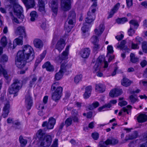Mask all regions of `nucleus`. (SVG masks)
Wrapping results in <instances>:
<instances>
[{"label": "nucleus", "instance_id": "1", "mask_svg": "<svg viewBox=\"0 0 147 147\" xmlns=\"http://www.w3.org/2000/svg\"><path fill=\"white\" fill-rule=\"evenodd\" d=\"M69 48V46H67L61 55L55 59L56 62L61 64L60 69L55 75V79L56 80H59L62 78L64 72L68 68L67 60L68 58Z\"/></svg>", "mask_w": 147, "mask_h": 147}, {"label": "nucleus", "instance_id": "2", "mask_svg": "<svg viewBox=\"0 0 147 147\" xmlns=\"http://www.w3.org/2000/svg\"><path fill=\"white\" fill-rule=\"evenodd\" d=\"M17 54L28 59L30 58H31L32 59L34 58L33 49L32 47L29 45L24 46L23 47L22 50L18 51Z\"/></svg>", "mask_w": 147, "mask_h": 147}, {"label": "nucleus", "instance_id": "3", "mask_svg": "<svg viewBox=\"0 0 147 147\" xmlns=\"http://www.w3.org/2000/svg\"><path fill=\"white\" fill-rule=\"evenodd\" d=\"M10 3L13 5V12L14 14L16 15L19 19H23L24 16L22 13L23 11L22 7L19 5L17 0H9Z\"/></svg>", "mask_w": 147, "mask_h": 147}, {"label": "nucleus", "instance_id": "4", "mask_svg": "<svg viewBox=\"0 0 147 147\" xmlns=\"http://www.w3.org/2000/svg\"><path fill=\"white\" fill-rule=\"evenodd\" d=\"M76 15L74 11H70L68 17V24H65V29L67 32H69L73 27V25L75 21Z\"/></svg>", "mask_w": 147, "mask_h": 147}, {"label": "nucleus", "instance_id": "5", "mask_svg": "<svg viewBox=\"0 0 147 147\" xmlns=\"http://www.w3.org/2000/svg\"><path fill=\"white\" fill-rule=\"evenodd\" d=\"M104 64V68H105L108 67V64L107 61H105L104 57L100 56L98 58L94 67V72H97L100 71L102 64Z\"/></svg>", "mask_w": 147, "mask_h": 147}, {"label": "nucleus", "instance_id": "6", "mask_svg": "<svg viewBox=\"0 0 147 147\" xmlns=\"http://www.w3.org/2000/svg\"><path fill=\"white\" fill-rule=\"evenodd\" d=\"M22 85V83L19 81L17 80H14L9 89V93L10 94H16L21 88Z\"/></svg>", "mask_w": 147, "mask_h": 147}, {"label": "nucleus", "instance_id": "7", "mask_svg": "<svg viewBox=\"0 0 147 147\" xmlns=\"http://www.w3.org/2000/svg\"><path fill=\"white\" fill-rule=\"evenodd\" d=\"M52 142L51 137L50 135H46L44 138L39 140L38 145L40 147H48Z\"/></svg>", "mask_w": 147, "mask_h": 147}, {"label": "nucleus", "instance_id": "8", "mask_svg": "<svg viewBox=\"0 0 147 147\" xmlns=\"http://www.w3.org/2000/svg\"><path fill=\"white\" fill-rule=\"evenodd\" d=\"M28 59L17 54L16 59V64L17 66L20 68H22L25 66L26 60Z\"/></svg>", "mask_w": 147, "mask_h": 147}, {"label": "nucleus", "instance_id": "9", "mask_svg": "<svg viewBox=\"0 0 147 147\" xmlns=\"http://www.w3.org/2000/svg\"><path fill=\"white\" fill-rule=\"evenodd\" d=\"M55 122V119L53 117H51L49 119L48 123L47 121L43 122L42 126L43 127L46 126L48 129H52L54 127Z\"/></svg>", "mask_w": 147, "mask_h": 147}, {"label": "nucleus", "instance_id": "10", "mask_svg": "<svg viewBox=\"0 0 147 147\" xmlns=\"http://www.w3.org/2000/svg\"><path fill=\"white\" fill-rule=\"evenodd\" d=\"M33 99L30 94L26 95L25 97V105L28 109H30L33 105Z\"/></svg>", "mask_w": 147, "mask_h": 147}, {"label": "nucleus", "instance_id": "11", "mask_svg": "<svg viewBox=\"0 0 147 147\" xmlns=\"http://www.w3.org/2000/svg\"><path fill=\"white\" fill-rule=\"evenodd\" d=\"M70 0H61V8L62 10L67 11L71 8Z\"/></svg>", "mask_w": 147, "mask_h": 147}, {"label": "nucleus", "instance_id": "12", "mask_svg": "<svg viewBox=\"0 0 147 147\" xmlns=\"http://www.w3.org/2000/svg\"><path fill=\"white\" fill-rule=\"evenodd\" d=\"M49 5L51 8L55 15H56L58 8V3L57 0H50Z\"/></svg>", "mask_w": 147, "mask_h": 147}, {"label": "nucleus", "instance_id": "13", "mask_svg": "<svg viewBox=\"0 0 147 147\" xmlns=\"http://www.w3.org/2000/svg\"><path fill=\"white\" fill-rule=\"evenodd\" d=\"M59 84L58 82L54 83L52 85L51 87V90L52 91H55L62 94L63 88L61 86H59Z\"/></svg>", "mask_w": 147, "mask_h": 147}, {"label": "nucleus", "instance_id": "14", "mask_svg": "<svg viewBox=\"0 0 147 147\" xmlns=\"http://www.w3.org/2000/svg\"><path fill=\"white\" fill-rule=\"evenodd\" d=\"M90 52V49L85 48L82 49L80 52V55L83 58H87L89 56Z\"/></svg>", "mask_w": 147, "mask_h": 147}, {"label": "nucleus", "instance_id": "15", "mask_svg": "<svg viewBox=\"0 0 147 147\" xmlns=\"http://www.w3.org/2000/svg\"><path fill=\"white\" fill-rule=\"evenodd\" d=\"M120 6V3H117L111 9V11L109 13L107 18H109L112 17L114 14L117 12Z\"/></svg>", "mask_w": 147, "mask_h": 147}, {"label": "nucleus", "instance_id": "16", "mask_svg": "<svg viewBox=\"0 0 147 147\" xmlns=\"http://www.w3.org/2000/svg\"><path fill=\"white\" fill-rule=\"evenodd\" d=\"M122 93L121 89L116 88L112 90L109 93L110 96L112 97L118 96Z\"/></svg>", "mask_w": 147, "mask_h": 147}, {"label": "nucleus", "instance_id": "17", "mask_svg": "<svg viewBox=\"0 0 147 147\" xmlns=\"http://www.w3.org/2000/svg\"><path fill=\"white\" fill-rule=\"evenodd\" d=\"M104 29L105 27L104 24L102 23L95 29L94 33L96 36H99L102 34Z\"/></svg>", "mask_w": 147, "mask_h": 147}, {"label": "nucleus", "instance_id": "18", "mask_svg": "<svg viewBox=\"0 0 147 147\" xmlns=\"http://www.w3.org/2000/svg\"><path fill=\"white\" fill-rule=\"evenodd\" d=\"M65 45V41L63 39H61L58 41L56 48L60 52L64 48Z\"/></svg>", "mask_w": 147, "mask_h": 147}, {"label": "nucleus", "instance_id": "19", "mask_svg": "<svg viewBox=\"0 0 147 147\" xmlns=\"http://www.w3.org/2000/svg\"><path fill=\"white\" fill-rule=\"evenodd\" d=\"M15 33L17 35L25 36L26 33L25 28L23 26L18 27L15 31Z\"/></svg>", "mask_w": 147, "mask_h": 147}, {"label": "nucleus", "instance_id": "20", "mask_svg": "<svg viewBox=\"0 0 147 147\" xmlns=\"http://www.w3.org/2000/svg\"><path fill=\"white\" fill-rule=\"evenodd\" d=\"M39 10L41 12H45V5L47 3V0H38Z\"/></svg>", "mask_w": 147, "mask_h": 147}, {"label": "nucleus", "instance_id": "21", "mask_svg": "<svg viewBox=\"0 0 147 147\" xmlns=\"http://www.w3.org/2000/svg\"><path fill=\"white\" fill-rule=\"evenodd\" d=\"M34 46L36 48L41 49L43 46L42 41L38 38L35 39L33 41Z\"/></svg>", "mask_w": 147, "mask_h": 147}, {"label": "nucleus", "instance_id": "22", "mask_svg": "<svg viewBox=\"0 0 147 147\" xmlns=\"http://www.w3.org/2000/svg\"><path fill=\"white\" fill-rule=\"evenodd\" d=\"M26 8L29 9L33 7L35 5L34 0H22Z\"/></svg>", "mask_w": 147, "mask_h": 147}, {"label": "nucleus", "instance_id": "23", "mask_svg": "<svg viewBox=\"0 0 147 147\" xmlns=\"http://www.w3.org/2000/svg\"><path fill=\"white\" fill-rule=\"evenodd\" d=\"M48 100V96H45L43 98L42 102L40 103L38 107V109L39 110H42L44 109L45 107L46 106Z\"/></svg>", "mask_w": 147, "mask_h": 147}, {"label": "nucleus", "instance_id": "24", "mask_svg": "<svg viewBox=\"0 0 147 147\" xmlns=\"http://www.w3.org/2000/svg\"><path fill=\"white\" fill-rule=\"evenodd\" d=\"M117 102V100H111L109 103L105 104L103 106L99 107L98 109V110L99 111H104L105 110H104V109L109 108L111 106V104H116Z\"/></svg>", "mask_w": 147, "mask_h": 147}, {"label": "nucleus", "instance_id": "25", "mask_svg": "<svg viewBox=\"0 0 147 147\" xmlns=\"http://www.w3.org/2000/svg\"><path fill=\"white\" fill-rule=\"evenodd\" d=\"M90 11H89L87 14V16L85 19L86 23L88 24L91 23L94 20L95 18V16L92 14V16L91 15Z\"/></svg>", "mask_w": 147, "mask_h": 147}, {"label": "nucleus", "instance_id": "26", "mask_svg": "<svg viewBox=\"0 0 147 147\" xmlns=\"http://www.w3.org/2000/svg\"><path fill=\"white\" fill-rule=\"evenodd\" d=\"M43 68H45L46 69L50 71H53L54 70V67L49 61L46 62L43 65Z\"/></svg>", "mask_w": 147, "mask_h": 147}, {"label": "nucleus", "instance_id": "27", "mask_svg": "<svg viewBox=\"0 0 147 147\" xmlns=\"http://www.w3.org/2000/svg\"><path fill=\"white\" fill-rule=\"evenodd\" d=\"M23 36H20L15 39L13 41V49L15 48L17 45H22L23 44Z\"/></svg>", "mask_w": 147, "mask_h": 147}, {"label": "nucleus", "instance_id": "28", "mask_svg": "<svg viewBox=\"0 0 147 147\" xmlns=\"http://www.w3.org/2000/svg\"><path fill=\"white\" fill-rule=\"evenodd\" d=\"M137 120L139 123H143L147 121V115L144 114H140L137 117Z\"/></svg>", "mask_w": 147, "mask_h": 147}, {"label": "nucleus", "instance_id": "29", "mask_svg": "<svg viewBox=\"0 0 147 147\" xmlns=\"http://www.w3.org/2000/svg\"><path fill=\"white\" fill-rule=\"evenodd\" d=\"M132 82L131 81L125 77H124L121 81V85L126 87L130 86Z\"/></svg>", "mask_w": 147, "mask_h": 147}, {"label": "nucleus", "instance_id": "30", "mask_svg": "<svg viewBox=\"0 0 147 147\" xmlns=\"http://www.w3.org/2000/svg\"><path fill=\"white\" fill-rule=\"evenodd\" d=\"M95 89L100 92H103L105 91V85L101 83L96 84Z\"/></svg>", "mask_w": 147, "mask_h": 147}, {"label": "nucleus", "instance_id": "31", "mask_svg": "<svg viewBox=\"0 0 147 147\" xmlns=\"http://www.w3.org/2000/svg\"><path fill=\"white\" fill-rule=\"evenodd\" d=\"M118 142V140L115 138H112L111 140L108 139L105 141V144L106 145H115Z\"/></svg>", "mask_w": 147, "mask_h": 147}, {"label": "nucleus", "instance_id": "32", "mask_svg": "<svg viewBox=\"0 0 147 147\" xmlns=\"http://www.w3.org/2000/svg\"><path fill=\"white\" fill-rule=\"evenodd\" d=\"M132 107L130 105H127L126 107H124L121 110L119 113L118 114L119 116L121 115L123 112H126L127 114H129V110L131 109Z\"/></svg>", "mask_w": 147, "mask_h": 147}, {"label": "nucleus", "instance_id": "33", "mask_svg": "<svg viewBox=\"0 0 147 147\" xmlns=\"http://www.w3.org/2000/svg\"><path fill=\"white\" fill-rule=\"evenodd\" d=\"M138 136L137 131H134L131 135L127 136L125 137V140L126 141L128 140L134 139L136 138Z\"/></svg>", "mask_w": 147, "mask_h": 147}, {"label": "nucleus", "instance_id": "34", "mask_svg": "<svg viewBox=\"0 0 147 147\" xmlns=\"http://www.w3.org/2000/svg\"><path fill=\"white\" fill-rule=\"evenodd\" d=\"M61 95L62 94L54 91L52 94V98L55 101H57L60 99Z\"/></svg>", "mask_w": 147, "mask_h": 147}, {"label": "nucleus", "instance_id": "35", "mask_svg": "<svg viewBox=\"0 0 147 147\" xmlns=\"http://www.w3.org/2000/svg\"><path fill=\"white\" fill-rule=\"evenodd\" d=\"M130 26L134 28V29H137L139 26V24L138 21L136 20H132L129 22Z\"/></svg>", "mask_w": 147, "mask_h": 147}, {"label": "nucleus", "instance_id": "36", "mask_svg": "<svg viewBox=\"0 0 147 147\" xmlns=\"http://www.w3.org/2000/svg\"><path fill=\"white\" fill-rule=\"evenodd\" d=\"M2 75H3L6 79H8V77L6 71L0 63V76H1Z\"/></svg>", "mask_w": 147, "mask_h": 147}, {"label": "nucleus", "instance_id": "37", "mask_svg": "<svg viewBox=\"0 0 147 147\" xmlns=\"http://www.w3.org/2000/svg\"><path fill=\"white\" fill-rule=\"evenodd\" d=\"M130 61L133 63H136L139 62L138 58L136 57L133 53H131L130 54Z\"/></svg>", "mask_w": 147, "mask_h": 147}, {"label": "nucleus", "instance_id": "38", "mask_svg": "<svg viewBox=\"0 0 147 147\" xmlns=\"http://www.w3.org/2000/svg\"><path fill=\"white\" fill-rule=\"evenodd\" d=\"M19 141L21 147H24L27 143V141L26 140L24 139L23 137L21 136L19 138Z\"/></svg>", "mask_w": 147, "mask_h": 147}, {"label": "nucleus", "instance_id": "39", "mask_svg": "<svg viewBox=\"0 0 147 147\" xmlns=\"http://www.w3.org/2000/svg\"><path fill=\"white\" fill-rule=\"evenodd\" d=\"M36 136L38 138L39 140L45 137V133L41 129H39L36 133Z\"/></svg>", "mask_w": 147, "mask_h": 147}, {"label": "nucleus", "instance_id": "40", "mask_svg": "<svg viewBox=\"0 0 147 147\" xmlns=\"http://www.w3.org/2000/svg\"><path fill=\"white\" fill-rule=\"evenodd\" d=\"M30 78L31 80L30 82V86L32 87L33 85L35 84V83L37 80V78L36 76L34 75H31Z\"/></svg>", "mask_w": 147, "mask_h": 147}, {"label": "nucleus", "instance_id": "41", "mask_svg": "<svg viewBox=\"0 0 147 147\" xmlns=\"http://www.w3.org/2000/svg\"><path fill=\"white\" fill-rule=\"evenodd\" d=\"M129 100L130 101L133 103L138 101L137 97L135 95H131L130 96Z\"/></svg>", "mask_w": 147, "mask_h": 147}, {"label": "nucleus", "instance_id": "42", "mask_svg": "<svg viewBox=\"0 0 147 147\" xmlns=\"http://www.w3.org/2000/svg\"><path fill=\"white\" fill-rule=\"evenodd\" d=\"M46 53V51H44L43 53L40 55L39 58H38V59L36 60V62L38 63H40L45 57Z\"/></svg>", "mask_w": 147, "mask_h": 147}, {"label": "nucleus", "instance_id": "43", "mask_svg": "<svg viewBox=\"0 0 147 147\" xmlns=\"http://www.w3.org/2000/svg\"><path fill=\"white\" fill-rule=\"evenodd\" d=\"M30 20L32 22L34 21L36 18L37 17L36 13L35 11H32L30 14Z\"/></svg>", "mask_w": 147, "mask_h": 147}, {"label": "nucleus", "instance_id": "44", "mask_svg": "<svg viewBox=\"0 0 147 147\" xmlns=\"http://www.w3.org/2000/svg\"><path fill=\"white\" fill-rule=\"evenodd\" d=\"M82 76L81 75H79L76 76L74 78V82L76 84H78L82 80Z\"/></svg>", "mask_w": 147, "mask_h": 147}, {"label": "nucleus", "instance_id": "45", "mask_svg": "<svg viewBox=\"0 0 147 147\" xmlns=\"http://www.w3.org/2000/svg\"><path fill=\"white\" fill-rule=\"evenodd\" d=\"M91 42L93 44L98 43L99 41L98 36H93L90 39Z\"/></svg>", "mask_w": 147, "mask_h": 147}, {"label": "nucleus", "instance_id": "46", "mask_svg": "<svg viewBox=\"0 0 147 147\" xmlns=\"http://www.w3.org/2000/svg\"><path fill=\"white\" fill-rule=\"evenodd\" d=\"M127 21V19L125 18H119L116 20V22L118 24H123Z\"/></svg>", "mask_w": 147, "mask_h": 147}, {"label": "nucleus", "instance_id": "47", "mask_svg": "<svg viewBox=\"0 0 147 147\" xmlns=\"http://www.w3.org/2000/svg\"><path fill=\"white\" fill-rule=\"evenodd\" d=\"M1 45L3 47H5L7 45V42L6 38L5 37H3L1 40Z\"/></svg>", "mask_w": 147, "mask_h": 147}, {"label": "nucleus", "instance_id": "48", "mask_svg": "<svg viewBox=\"0 0 147 147\" xmlns=\"http://www.w3.org/2000/svg\"><path fill=\"white\" fill-rule=\"evenodd\" d=\"M8 60V57L5 55H3L0 59L1 63H4L7 62Z\"/></svg>", "mask_w": 147, "mask_h": 147}, {"label": "nucleus", "instance_id": "49", "mask_svg": "<svg viewBox=\"0 0 147 147\" xmlns=\"http://www.w3.org/2000/svg\"><path fill=\"white\" fill-rule=\"evenodd\" d=\"M126 43L125 40H123L122 41L120 44L119 45V44H117V48L120 49H123L124 47V45Z\"/></svg>", "mask_w": 147, "mask_h": 147}, {"label": "nucleus", "instance_id": "50", "mask_svg": "<svg viewBox=\"0 0 147 147\" xmlns=\"http://www.w3.org/2000/svg\"><path fill=\"white\" fill-rule=\"evenodd\" d=\"M99 105V102L97 101L93 102L92 105L90 106V109L92 110L93 109L98 107Z\"/></svg>", "mask_w": 147, "mask_h": 147}, {"label": "nucleus", "instance_id": "51", "mask_svg": "<svg viewBox=\"0 0 147 147\" xmlns=\"http://www.w3.org/2000/svg\"><path fill=\"white\" fill-rule=\"evenodd\" d=\"M136 29L134 28L130 27L128 31V34L129 36H132L135 33Z\"/></svg>", "mask_w": 147, "mask_h": 147}, {"label": "nucleus", "instance_id": "52", "mask_svg": "<svg viewBox=\"0 0 147 147\" xmlns=\"http://www.w3.org/2000/svg\"><path fill=\"white\" fill-rule=\"evenodd\" d=\"M142 48L143 51L145 52H147V42L144 41L142 43Z\"/></svg>", "mask_w": 147, "mask_h": 147}, {"label": "nucleus", "instance_id": "53", "mask_svg": "<svg viewBox=\"0 0 147 147\" xmlns=\"http://www.w3.org/2000/svg\"><path fill=\"white\" fill-rule=\"evenodd\" d=\"M89 30V27L86 25L84 24L82 28V30L83 32V34L84 35V34L88 31Z\"/></svg>", "mask_w": 147, "mask_h": 147}, {"label": "nucleus", "instance_id": "54", "mask_svg": "<svg viewBox=\"0 0 147 147\" xmlns=\"http://www.w3.org/2000/svg\"><path fill=\"white\" fill-rule=\"evenodd\" d=\"M96 6V3H94L92 5L91 7L90 8L91 11H89L91 12V15L92 16V14H93L94 16H95L94 13L96 11V9L95 8H93V7H95Z\"/></svg>", "mask_w": 147, "mask_h": 147}, {"label": "nucleus", "instance_id": "55", "mask_svg": "<svg viewBox=\"0 0 147 147\" xmlns=\"http://www.w3.org/2000/svg\"><path fill=\"white\" fill-rule=\"evenodd\" d=\"M72 119L71 117L67 118L65 121V124L67 126L70 125L72 123Z\"/></svg>", "mask_w": 147, "mask_h": 147}, {"label": "nucleus", "instance_id": "56", "mask_svg": "<svg viewBox=\"0 0 147 147\" xmlns=\"http://www.w3.org/2000/svg\"><path fill=\"white\" fill-rule=\"evenodd\" d=\"M107 54L108 53H112L114 51L113 47L111 45H109L107 46Z\"/></svg>", "mask_w": 147, "mask_h": 147}, {"label": "nucleus", "instance_id": "57", "mask_svg": "<svg viewBox=\"0 0 147 147\" xmlns=\"http://www.w3.org/2000/svg\"><path fill=\"white\" fill-rule=\"evenodd\" d=\"M10 109V106L9 102L5 104V105L3 108V109L5 110L9 111Z\"/></svg>", "mask_w": 147, "mask_h": 147}, {"label": "nucleus", "instance_id": "58", "mask_svg": "<svg viewBox=\"0 0 147 147\" xmlns=\"http://www.w3.org/2000/svg\"><path fill=\"white\" fill-rule=\"evenodd\" d=\"M9 112V111L5 110L3 109V112L2 114V116L4 118L7 117V116Z\"/></svg>", "mask_w": 147, "mask_h": 147}, {"label": "nucleus", "instance_id": "59", "mask_svg": "<svg viewBox=\"0 0 147 147\" xmlns=\"http://www.w3.org/2000/svg\"><path fill=\"white\" fill-rule=\"evenodd\" d=\"M133 0H126L127 5L128 7L131 6L133 5Z\"/></svg>", "mask_w": 147, "mask_h": 147}, {"label": "nucleus", "instance_id": "60", "mask_svg": "<svg viewBox=\"0 0 147 147\" xmlns=\"http://www.w3.org/2000/svg\"><path fill=\"white\" fill-rule=\"evenodd\" d=\"M139 83L140 85H142L144 86L147 87V80H141L140 81Z\"/></svg>", "mask_w": 147, "mask_h": 147}, {"label": "nucleus", "instance_id": "61", "mask_svg": "<svg viewBox=\"0 0 147 147\" xmlns=\"http://www.w3.org/2000/svg\"><path fill=\"white\" fill-rule=\"evenodd\" d=\"M92 88V87L91 86H87L85 88V91L91 94Z\"/></svg>", "mask_w": 147, "mask_h": 147}, {"label": "nucleus", "instance_id": "62", "mask_svg": "<svg viewBox=\"0 0 147 147\" xmlns=\"http://www.w3.org/2000/svg\"><path fill=\"white\" fill-rule=\"evenodd\" d=\"M127 104V102L125 100L120 101L119 103V105L121 107L124 106Z\"/></svg>", "mask_w": 147, "mask_h": 147}, {"label": "nucleus", "instance_id": "63", "mask_svg": "<svg viewBox=\"0 0 147 147\" xmlns=\"http://www.w3.org/2000/svg\"><path fill=\"white\" fill-rule=\"evenodd\" d=\"M92 136L93 139L95 140H96L99 137V135L98 133H94L92 134Z\"/></svg>", "mask_w": 147, "mask_h": 147}, {"label": "nucleus", "instance_id": "64", "mask_svg": "<svg viewBox=\"0 0 147 147\" xmlns=\"http://www.w3.org/2000/svg\"><path fill=\"white\" fill-rule=\"evenodd\" d=\"M58 139H55L53 142V144L51 147H57Z\"/></svg>", "mask_w": 147, "mask_h": 147}]
</instances>
